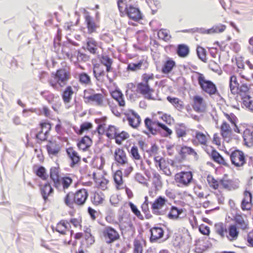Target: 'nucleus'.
Wrapping results in <instances>:
<instances>
[{"instance_id": "f257e3e1", "label": "nucleus", "mask_w": 253, "mask_h": 253, "mask_svg": "<svg viewBox=\"0 0 253 253\" xmlns=\"http://www.w3.org/2000/svg\"><path fill=\"white\" fill-rule=\"evenodd\" d=\"M195 73L198 75V82L203 91L209 94L210 96L212 95L220 96L214 83L211 80L206 79L203 74L198 72H195Z\"/></svg>"}, {"instance_id": "f03ea898", "label": "nucleus", "mask_w": 253, "mask_h": 253, "mask_svg": "<svg viewBox=\"0 0 253 253\" xmlns=\"http://www.w3.org/2000/svg\"><path fill=\"white\" fill-rule=\"evenodd\" d=\"M230 158L232 164L236 167H242L246 163L245 154L240 150L232 151L230 154Z\"/></svg>"}, {"instance_id": "7ed1b4c3", "label": "nucleus", "mask_w": 253, "mask_h": 253, "mask_svg": "<svg viewBox=\"0 0 253 253\" xmlns=\"http://www.w3.org/2000/svg\"><path fill=\"white\" fill-rule=\"evenodd\" d=\"M193 173L191 171H181L174 176L176 182L179 183L184 186H188L193 180Z\"/></svg>"}, {"instance_id": "20e7f679", "label": "nucleus", "mask_w": 253, "mask_h": 253, "mask_svg": "<svg viewBox=\"0 0 253 253\" xmlns=\"http://www.w3.org/2000/svg\"><path fill=\"white\" fill-rule=\"evenodd\" d=\"M125 5V13L130 19L134 21H138L142 19V14L138 7H134L131 4L126 3Z\"/></svg>"}, {"instance_id": "39448f33", "label": "nucleus", "mask_w": 253, "mask_h": 253, "mask_svg": "<svg viewBox=\"0 0 253 253\" xmlns=\"http://www.w3.org/2000/svg\"><path fill=\"white\" fill-rule=\"evenodd\" d=\"M136 92L143 95L144 97L148 100H155V98L152 96V92L154 89L151 88L149 83L140 82L137 84Z\"/></svg>"}, {"instance_id": "423d86ee", "label": "nucleus", "mask_w": 253, "mask_h": 253, "mask_svg": "<svg viewBox=\"0 0 253 253\" xmlns=\"http://www.w3.org/2000/svg\"><path fill=\"white\" fill-rule=\"evenodd\" d=\"M84 23L87 29V33L91 34L96 32V30L99 28L98 25L94 21L93 18L89 14V12L86 9H84Z\"/></svg>"}, {"instance_id": "0eeeda50", "label": "nucleus", "mask_w": 253, "mask_h": 253, "mask_svg": "<svg viewBox=\"0 0 253 253\" xmlns=\"http://www.w3.org/2000/svg\"><path fill=\"white\" fill-rule=\"evenodd\" d=\"M103 235L105 242L107 244L113 243L120 237L118 232L111 226H107L104 229L103 231Z\"/></svg>"}, {"instance_id": "6e6552de", "label": "nucleus", "mask_w": 253, "mask_h": 253, "mask_svg": "<svg viewBox=\"0 0 253 253\" xmlns=\"http://www.w3.org/2000/svg\"><path fill=\"white\" fill-rule=\"evenodd\" d=\"M88 196V191L86 189L83 188L78 190L75 193V204L83 206L85 204Z\"/></svg>"}, {"instance_id": "1a4fd4ad", "label": "nucleus", "mask_w": 253, "mask_h": 253, "mask_svg": "<svg viewBox=\"0 0 253 253\" xmlns=\"http://www.w3.org/2000/svg\"><path fill=\"white\" fill-rule=\"evenodd\" d=\"M179 154L180 155L179 156H175V160L179 163L182 162L184 160H185L186 154L194 156L197 155V153L195 152L194 149H193L192 147L185 145L181 147V149L179 152Z\"/></svg>"}, {"instance_id": "9d476101", "label": "nucleus", "mask_w": 253, "mask_h": 253, "mask_svg": "<svg viewBox=\"0 0 253 253\" xmlns=\"http://www.w3.org/2000/svg\"><path fill=\"white\" fill-rule=\"evenodd\" d=\"M115 161L121 166L127 163V159L125 151L122 148H116L114 152Z\"/></svg>"}, {"instance_id": "9b49d317", "label": "nucleus", "mask_w": 253, "mask_h": 253, "mask_svg": "<svg viewBox=\"0 0 253 253\" xmlns=\"http://www.w3.org/2000/svg\"><path fill=\"white\" fill-rule=\"evenodd\" d=\"M151 236L150 237V242L154 243L158 239L162 238L164 236V230L161 227L154 226L150 229Z\"/></svg>"}, {"instance_id": "f8f14e48", "label": "nucleus", "mask_w": 253, "mask_h": 253, "mask_svg": "<svg viewBox=\"0 0 253 253\" xmlns=\"http://www.w3.org/2000/svg\"><path fill=\"white\" fill-rule=\"evenodd\" d=\"M52 75L55 80L58 82L60 81L64 83L67 81L69 79L70 74L65 68H60L56 70L55 73H52Z\"/></svg>"}, {"instance_id": "ddd939ff", "label": "nucleus", "mask_w": 253, "mask_h": 253, "mask_svg": "<svg viewBox=\"0 0 253 253\" xmlns=\"http://www.w3.org/2000/svg\"><path fill=\"white\" fill-rule=\"evenodd\" d=\"M211 153L207 152L210 156L211 158L215 162L222 164L225 167L229 168L230 166L225 162L224 158L213 147L211 146Z\"/></svg>"}, {"instance_id": "4468645a", "label": "nucleus", "mask_w": 253, "mask_h": 253, "mask_svg": "<svg viewBox=\"0 0 253 253\" xmlns=\"http://www.w3.org/2000/svg\"><path fill=\"white\" fill-rule=\"evenodd\" d=\"M86 92H88L87 90H84V98L87 99V101H85V103L95 102L97 105L100 106L102 104L103 95L101 93H93L92 95L86 96Z\"/></svg>"}, {"instance_id": "2eb2a0df", "label": "nucleus", "mask_w": 253, "mask_h": 253, "mask_svg": "<svg viewBox=\"0 0 253 253\" xmlns=\"http://www.w3.org/2000/svg\"><path fill=\"white\" fill-rule=\"evenodd\" d=\"M66 151L68 156L71 161L70 166L71 168H74L77 164L81 161V157L76 151L73 150L72 147L67 148Z\"/></svg>"}, {"instance_id": "dca6fc26", "label": "nucleus", "mask_w": 253, "mask_h": 253, "mask_svg": "<svg viewBox=\"0 0 253 253\" xmlns=\"http://www.w3.org/2000/svg\"><path fill=\"white\" fill-rule=\"evenodd\" d=\"M92 143V141L90 137L85 135L77 143V146L83 151H86L91 146Z\"/></svg>"}, {"instance_id": "f3484780", "label": "nucleus", "mask_w": 253, "mask_h": 253, "mask_svg": "<svg viewBox=\"0 0 253 253\" xmlns=\"http://www.w3.org/2000/svg\"><path fill=\"white\" fill-rule=\"evenodd\" d=\"M131 113L134 118L130 117L128 115L126 117V119L128 121L129 125L133 128H137L141 123V120L138 114L133 110H131Z\"/></svg>"}, {"instance_id": "a211bd4d", "label": "nucleus", "mask_w": 253, "mask_h": 253, "mask_svg": "<svg viewBox=\"0 0 253 253\" xmlns=\"http://www.w3.org/2000/svg\"><path fill=\"white\" fill-rule=\"evenodd\" d=\"M227 233L226 237L230 241H233L237 240L238 237L239 232L236 224H230L228 226Z\"/></svg>"}, {"instance_id": "6ab92c4d", "label": "nucleus", "mask_w": 253, "mask_h": 253, "mask_svg": "<svg viewBox=\"0 0 253 253\" xmlns=\"http://www.w3.org/2000/svg\"><path fill=\"white\" fill-rule=\"evenodd\" d=\"M53 191V188L48 182L45 183L43 186L40 188L41 194L44 202H47L48 196L52 194Z\"/></svg>"}, {"instance_id": "aec40b11", "label": "nucleus", "mask_w": 253, "mask_h": 253, "mask_svg": "<svg viewBox=\"0 0 253 253\" xmlns=\"http://www.w3.org/2000/svg\"><path fill=\"white\" fill-rule=\"evenodd\" d=\"M194 245L196 246L195 251L198 253H203L211 246V244L205 243L203 239L196 240Z\"/></svg>"}, {"instance_id": "412c9836", "label": "nucleus", "mask_w": 253, "mask_h": 253, "mask_svg": "<svg viewBox=\"0 0 253 253\" xmlns=\"http://www.w3.org/2000/svg\"><path fill=\"white\" fill-rule=\"evenodd\" d=\"M167 201V200L164 197L160 196L157 198L152 205V209L154 213H159V210L161 209Z\"/></svg>"}, {"instance_id": "4be33fe9", "label": "nucleus", "mask_w": 253, "mask_h": 253, "mask_svg": "<svg viewBox=\"0 0 253 253\" xmlns=\"http://www.w3.org/2000/svg\"><path fill=\"white\" fill-rule=\"evenodd\" d=\"M110 93L112 97L118 102L120 106L123 107L125 105L124 95L119 89H116Z\"/></svg>"}, {"instance_id": "5701e85b", "label": "nucleus", "mask_w": 253, "mask_h": 253, "mask_svg": "<svg viewBox=\"0 0 253 253\" xmlns=\"http://www.w3.org/2000/svg\"><path fill=\"white\" fill-rule=\"evenodd\" d=\"M33 171L37 176L43 180L48 178V175L46 173L45 168L42 166H34Z\"/></svg>"}, {"instance_id": "b1692460", "label": "nucleus", "mask_w": 253, "mask_h": 253, "mask_svg": "<svg viewBox=\"0 0 253 253\" xmlns=\"http://www.w3.org/2000/svg\"><path fill=\"white\" fill-rule=\"evenodd\" d=\"M243 138L245 145L248 147L253 145V131H251L249 128H246L244 131Z\"/></svg>"}, {"instance_id": "393cba45", "label": "nucleus", "mask_w": 253, "mask_h": 253, "mask_svg": "<svg viewBox=\"0 0 253 253\" xmlns=\"http://www.w3.org/2000/svg\"><path fill=\"white\" fill-rule=\"evenodd\" d=\"M219 182L224 189L228 190L236 189L239 187L238 183L231 179L225 180L222 178L220 179Z\"/></svg>"}, {"instance_id": "a878e982", "label": "nucleus", "mask_w": 253, "mask_h": 253, "mask_svg": "<svg viewBox=\"0 0 253 253\" xmlns=\"http://www.w3.org/2000/svg\"><path fill=\"white\" fill-rule=\"evenodd\" d=\"M175 66V62L171 58H169L164 63L162 68V72L164 74H169L171 72Z\"/></svg>"}, {"instance_id": "bb28decb", "label": "nucleus", "mask_w": 253, "mask_h": 253, "mask_svg": "<svg viewBox=\"0 0 253 253\" xmlns=\"http://www.w3.org/2000/svg\"><path fill=\"white\" fill-rule=\"evenodd\" d=\"M189 47L186 44H179L177 45L176 53L179 57L185 58L189 55Z\"/></svg>"}, {"instance_id": "cd10ccee", "label": "nucleus", "mask_w": 253, "mask_h": 253, "mask_svg": "<svg viewBox=\"0 0 253 253\" xmlns=\"http://www.w3.org/2000/svg\"><path fill=\"white\" fill-rule=\"evenodd\" d=\"M203 102V98L200 96L196 95L194 97V104L192 105L193 109L198 113L203 112L204 108L202 107Z\"/></svg>"}, {"instance_id": "c85d7f7f", "label": "nucleus", "mask_w": 253, "mask_h": 253, "mask_svg": "<svg viewBox=\"0 0 253 253\" xmlns=\"http://www.w3.org/2000/svg\"><path fill=\"white\" fill-rule=\"evenodd\" d=\"M74 93L73 90L70 85L67 86L63 91L61 96L65 103H69Z\"/></svg>"}, {"instance_id": "c756f323", "label": "nucleus", "mask_w": 253, "mask_h": 253, "mask_svg": "<svg viewBox=\"0 0 253 253\" xmlns=\"http://www.w3.org/2000/svg\"><path fill=\"white\" fill-rule=\"evenodd\" d=\"M142 65H143L145 68H146L148 65L147 62L143 59L140 60L137 63H128L126 69L127 71H135L140 69Z\"/></svg>"}, {"instance_id": "7c9ffc66", "label": "nucleus", "mask_w": 253, "mask_h": 253, "mask_svg": "<svg viewBox=\"0 0 253 253\" xmlns=\"http://www.w3.org/2000/svg\"><path fill=\"white\" fill-rule=\"evenodd\" d=\"M167 100L178 110H182L184 108L183 101L178 98L168 96L167 97Z\"/></svg>"}, {"instance_id": "2f4dec72", "label": "nucleus", "mask_w": 253, "mask_h": 253, "mask_svg": "<svg viewBox=\"0 0 253 253\" xmlns=\"http://www.w3.org/2000/svg\"><path fill=\"white\" fill-rule=\"evenodd\" d=\"M215 232L218 234L222 239L225 237V234L227 233L226 225L222 222L216 223L214 224Z\"/></svg>"}, {"instance_id": "473e14b6", "label": "nucleus", "mask_w": 253, "mask_h": 253, "mask_svg": "<svg viewBox=\"0 0 253 253\" xmlns=\"http://www.w3.org/2000/svg\"><path fill=\"white\" fill-rule=\"evenodd\" d=\"M113 178L116 184V187L117 189L120 190L122 189L123 187H120V186L123 183V173L122 170L120 169L117 170L114 174Z\"/></svg>"}, {"instance_id": "72a5a7b5", "label": "nucleus", "mask_w": 253, "mask_h": 253, "mask_svg": "<svg viewBox=\"0 0 253 253\" xmlns=\"http://www.w3.org/2000/svg\"><path fill=\"white\" fill-rule=\"evenodd\" d=\"M129 137V135L127 132L122 131L121 132L115 133L113 137L115 139L116 143L118 145H121L122 141L128 138Z\"/></svg>"}, {"instance_id": "f704fd0d", "label": "nucleus", "mask_w": 253, "mask_h": 253, "mask_svg": "<svg viewBox=\"0 0 253 253\" xmlns=\"http://www.w3.org/2000/svg\"><path fill=\"white\" fill-rule=\"evenodd\" d=\"M243 104L249 110L253 111V100L251 99V96L247 94H241Z\"/></svg>"}, {"instance_id": "c9c22d12", "label": "nucleus", "mask_w": 253, "mask_h": 253, "mask_svg": "<svg viewBox=\"0 0 253 253\" xmlns=\"http://www.w3.org/2000/svg\"><path fill=\"white\" fill-rule=\"evenodd\" d=\"M97 43L92 38H88L86 41V48L92 54H95L97 50Z\"/></svg>"}, {"instance_id": "e433bc0d", "label": "nucleus", "mask_w": 253, "mask_h": 253, "mask_svg": "<svg viewBox=\"0 0 253 253\" xmlns=\"http://www.w3.org/2000/svg\"><path fill=\"white\" fill-rule=\"evenodd\" d=\"M74 199L75 193L72 192H70L65 196L64 199V202L67 206L69 207L71 209H73L74 208V204H75L74 201Z\"/></svg>"}, {"instance_id": "4c0bfd02", "label": "nucleus", "mask_w": 253, "mask_h": 253, "mask_svg": "<svg viewBox=\"0 0 253 253\" xmlns=\"http://www.w3.org/2000/svg\"><path fill=\"white\" fill-rule=\"evenodd\" d=\"M40 126L41 128L42 129H44V127H46L47 126H48V129L44 133L43 136L42 137V138H40V141L42 142L47 140V138L49 135V131L51 129V123L48 121L42 122L40 123Z\"/></svg>"}, {"instance_id": "58836bf2", "label": "nucleus", "mask_w": 253, "mask_h": 253, "mask_svg": "<svg viewBox=\"0 0 253 253\" xmlns=\"http://www.w3.org/2000/svg\"><path fill=\"white\" fill-rule=\"evenodd\" d=\"M196 53L199 59H200L204 63H207V51L204 47L200 46H197L196 49Z\"/></svg>"}, {"instance_id": "ea45409f", "label": "nucleus", "mask_w": 253, "mask_h": 253, "mask_svg": "<svg viewBox=\"0 0 253 253\" xmlns=\"http://www.w3.org/2000/svg\"><path fill=\"white\" fill-rule=\"evenodd\" d=\"M234 220L236 225H239L241 229L245 230L247 228L248 224L245 223L242 215L239 213L236 212L234 216Z\"/></svg>"}, {"instance_id": "a19ab883", "label": "nucleus", "mask_w": 253, "mask_h": 253, "mask_svg": "<svg viewBox=\"0 0 253 253\" xmlns=\"http://www.w3.org/2000/svg\"><path fill=\"white\" fill-rule=\"evenodd\" d=\"M240 84L238 83L236 76L232 75L230 77L229 86L231 92L232 94H235L236 91H234L236 87L239 89Z\"/></svg>"}, {"instance_id": "79ce46f5", "label": "nucleus", "mask_w": 253, "mask_h": 253, "mask_svg": "<svg viewBox=\"0 0 253 253\" xmlns=\"http://www.w3.org/2000/svg\"><path fill=\"white\" fill-rule=\"evenodd\" d=\"M160 125H161V127H160V134L162 137H169L172 133V131L171 130V129L169 128L164 124H160Z\"/></svg>"}, {"instance_id": "37998d69", "label": "nucleus", "mask_w": 253, "mask_h": 253, "mask_svg": "<svg viewBox=\"0 0 253 253\" xmlns=\"http://www.w3.org/2000/svg\"><path fill=\"white\" fill-rule=\"evenodd\" d=\"M118 132V128L113 125H109L106 131V135L109 139H114L115 133Z\"/></svg>"}, {"instance_id": "c03bdc74", "label": "nucleus", "mask_w": 253, "mask_h": 253, "mask_svg": "<svg viewBox=\"0 0 253 253\" xmlns=\"http://www.w3.org/2000/svg\"><path fill=\"white\" fill-rule=\"evenodd\" d=\"M79 80L81 84H88L91 83L90 78L85 72H82L79 75Z\"/></svg>"}, {"instance_id": "a18cd8bd", "label": "nucleus", "mask_w": 253, "mask_h": 253, "mask_svg": "<svg viewBox=\"0 0 253 253\" xmlns=\"http://www.w3.org/2000/svg\"><path fill=\"white\" fill-rule=\"evenodd\" d=\"M57 167H51L50 169L49 176L51 180L60 178L59 167L58 164H57Z\"/></svg>"}, {"instance_id": "49530a36", "label": "nucleus", "mask_w": 253, "mask_h": 253, "mask_svg": "<svg viewBox=\"0 0 253 253\" xmlns=\"http://www.w3.org/2000/svg\"><path fill=\"white\" fill-rule=\"evenodd\" d=\"M158 36L160 39H162L166 42L169 41L171 38L166 29H161L158 32Z\"/></svg>"}, {"instance_id": "de8ad7c7", "label": "nucleus", "mask_w": 253, "mask_h": 253, "mask_svg": "<svg viewBox=\"0 0 253 253\" xmlns=\"http://www.w3.org/2000/svg\"><path fill=\"white\" fill-rule=\"evenodd\" d=\"M61 181L63 188L65 192V190L70 186L72 183L73 180L72 178L69 176H65L61 178Z\"/></svg>"}, {"instance_id": "09e8293b", "label": "nucleus", "mask_w": 253, "mask_h": 253, "mask_svg": "<svg viewBox=\"0 0 253 253\" xmlns=\"http://www.w3.org/2000/svg\"><path fill=\"white\" fill-rule=\"evenodd\" d=\"M153 174V184L156 188H157L158 187H161L162 186V182L161 180V177L160 175L156 171H154Z\"/></svg>"}, {"instance_id": "8fccbe9b", "label": "nucleus", "mask_w": 253, "mask_h": 253, "mask_svg": "<svg viewBox=\"0 0 253 253\" xmlns=\"http://www.w3.org/2000/svg\"><path fill=\"white\" fill-rule=\"evenodd\" d=\"M178 208L175 206L171 207L169 212L168 214V217L170 219H176L178 218L177 215Z\"/></svg>"}, {"instance_id": "3c124183", "label": "nucleus", "mask_w": 253, "mask_h": 253, "mask_svg": "<svg viewBox=\"0 0 253 253\" xmlns=\"http://www.w3.org/2000/svg\"><path fill=\"white\" fill-rule=\"evenodd\" d=\"M207 181L210 186L213 189H217L219 186V183L213 176L209 175L207 177Z\"/></svg>"}, {"instance_id": "603ef678", "label": "nucleus", "mask_w": 253, "mask_h": 253, "mask_svg": "<svg viewBox=\"0 0 253 253\" xmlns=\"http://www.w3.org/2000/svg\"><path fill=\"white\" fill-rule=\"evenodd\" d=\"M98 58L100 59L101 63L104 66L106 65L105 63L109 64L113 63L112 59L110 57H109V56L108 55L102 54L101 55H98Z\"/></svg>"}, {"instance_id": "864d4df0", "label": "nucleus", "mask_w": 253, "mask_h": 253, "mask_svg": "<svg viewBox=\"0 0 253 253\" xmlns=\"http://www.w3.org/2000/svg\"><path fill=\"white\" fill-rule=\"evenodd\" d=\"M93 126L91 123L89 122H85L82 123L80 125V131H82V134L84 131H87L91 129Z\"/></svg>"}, {"instance_id": "5fc2aeb1", "label": "nucleus", "mask_w": 253, "mask_h": 253, "mask_svg": "<svg viewBox=\"0 0 253 253\" xmlns=\"http://www.w3.org/2000/svg\"><path fill=\"white\" fill-rule=\"evenodd\" d=\"M47 152L48 153V155L50 157L51 156H56L58 153L59 152L60 149L57 148H52L50 145H46L45 146Z\"/></svg>"}, {"instance_id": "6e6d98bb", "label": "nucleus", "mask_w": 253, "mask_h": 253, "mask_svg": "<svg viewBox=\"0 0 253 253\" xmlns=\"http://www.w3.org/2000/svg\"><path fill=\"white\" fill-rule=\"evenodd\" d=\"M130 154L132 158L136 160H140L141 157L138 153V148L136 146H133L130 149Z\"/></svg>"}, {"instance_id": "4d7b16f0", "label": "nucleus", "mask_w": 253, "mask_h": 253, "mask_svg": "<svg viewBox=\"0 0 253 253\" xmlns=\"http://www.w3.org/2000/svg\"><path fill=\"white\" fill-rule=\"evenodd\" d=\"M133 253H142V246L139 240H134Z\"/></svg>"}, {"instance_id": "13d9d810", "label": "nucleus", "mask_w": 253, "mask_h": 253, "mask_svg": "<svg viewBox=\"0 0 253 253\" xmlns=\"http://www.w3.org/2000/svg\"><path fill=\"white\" fill-rule=\"evenodd\" d=\"M175 131L178 138L184 137L187 134L186 130L184 128H180V127L175 126Z\"/></svg>"}, {"instance_id": "bf43d9fd", "label": "nucleus", "mask_w": 253, "mask_h": 253, "mask_svg": "<svg viewBox=\"0 0 253 253\" xmlns=\"http://www.w3.org/2000/svg\"><path fill=\"white\" fill-rule=\"evenodd\" d=\"M135 180L139 183L142 184L143 185L148 187L149 184L145 181L146 179L144 176L140 173H136L135 175Z\"/></svg>"}, {"instance_id": "052dcab7", "label": "nucleus", "mask_w": 253, "mask_h": 253, "mask_svg": "<svg viewBox=\"0 0 253 253\" xmlns=\"http://www.w3.org/2000/svg\"><path fill=\"white\" fill-rule=\"evenodd\" d=\"M159 158V156L155 157L154 158V161L158 163V166L160 169L162 170H164L165 169H167V166L163 165V163H165V159L163 157Z\"/></svg>"}, {"instance_id": "680f3d73", "label": "nucleus", "mask_w": 253, "mask_h": 253, "mask_svg": "<svg viewBox=\"0 0 253 253\" xmlns=\"http://www.w3.org/2000/svg\"><path fill=\"white\" fill-rule=\"evenodd\" d=\"M196 138L202 144H205L207 142L206 136L203 132L197 131L196 132Z\"/></svg>"}, {"instance_id": "e2e57ef3", "label": "nucleus", "mask_w": 253, "mask_h": 253, "mask_svg": "<svg viewBox=\"0 0 253 253\" xmlns=\"http://www.w3.org/2000/svg\"><path fill=\"white\" fill-rule=\"evenodd\" d=\"M199 231L201 234L205 235H209L210 233V227L204 224L199 226Z\"/></svg>"}, {"instance_id": "0e129e2a", "label": "nucleus", "mask_w": 253, "mask_h": 253, "mask_svg": "<svg viewBox=\"0 0 253 253\" xmlns=\"http://www.w3.org/2000/svg\"><path fill=\"white\" fill-rule=\"evenodd\" d=\"M250 87L247 85L246 84H243L241 85H239V89L237 88V90H239L240 92H242L240 93L242 95L247 94V92L249 91Z\"/></svg>"}, {"instance_id": "69168bd1", "label": "nucleus", "mask_w": 253, "mask_h": 253, "mask_svg": "<svg viewBox=\"0 0 253 253\" xmlns=\"http://www.w3.org/2000/svg\"><path fill=\"white\" fill-rule=\"evenodd\" d=\"M161 119L167 124L169 125L174 121V120L171 117L170 115L167 114L163 115L161 117Z\"/></svg>"}, {"instance_id": "338daca9", "label": "nucleus", "mask_w": 253, "mask_h": 253, "mask_svg": "<svg viewBox=\"0 0 253 253\" xmlns=\"http://www.w3.org/2000/svg\"><path fill=\"white\" fill-rule=\"evenodd\" d=\"M209 67L211 70L217 73L219 71L218 65L214 61H211L209 63Z\"/></svg>"}, {"instance_id": "774afa93", "label": "nucleus", "mask_w": 253, "mask_h": 253, "mask_svg": "<svg viewBox=\"0 0 253 253\" xmlns=\"http://www.w3.org/2000/svg\"><path fill=\"white\" fill-rule=\"evenodd\" d=\"M247 241L249 246L253 247V229L248 234Z\"/></svg>"}]
</instances>
